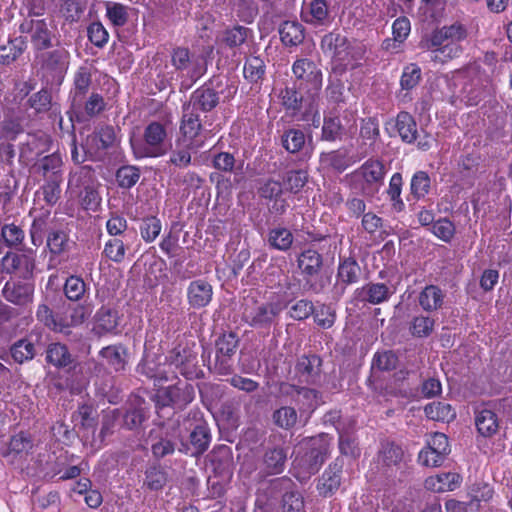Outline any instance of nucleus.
<instances>
[{
    "instance_id": "nucleus-26",
    "label": "nucleus",
    "mask_w": 512,
    "mask_h": 512,
    "mask_svg": "<svg viewBox=\"0 0 512 512\" xmlns=\"http://www.w3.org/2000/svg\"><path fill=\"white\" fill-rule=\"evenodd\" d=\"M181 437L175 429L163 431L158 439L151 445L154 458L160 460L175 452L180 446Z\"/></svg>"
},
{
    "instance_id": "nucleus-2",
    "label": "nucleus",
    "mask_w": 512,
    "mask_h": 512,
    "mask_svg": "<svg viewBox=\"0 0 512 512\" xmlns=\"http://www.w3.org/2000/svg\"><path fill=\"white\" fill-rule=\"evenodd\" d=\"M182 426L189 431V444L180 441L178 451L192 456L203 454L211 442L208 424L199 410H190L182 421Z\"/></svg>"
},
{
    "instance_id": "nucleus-22",
    "label": "nucleus",
    "mask_w": 512,
    "mask_h": 512,
    "mask_svg": "<svg viewBox=\"0 0 512 512\" xmlns=\"http://www.w3.org/2000/svg\"><path fill=\"white\" fill-rule=\"evenodd\" d=\"M2 263L8 273H16L23 278L32 276L35 268L34 258L27 254L9 252L3 257Z\"/></svg>"
},
{
    "instance_id": "nucleus-32",
    "label": "nucleus",
    "mask_w": 512,
    "mask_h": 512,
    "mask_svg": "<svg viewBox=\"0 0 512 512\" xmlns=\"http://www.w3.org/2000/svg\"><path fill=\"white\" fill-rule=\"evenodd\" d=\"M61 167L62 159L56 153L41 158L34 165L36 172L41 174L45 180L63 178Z\"/></svg>"
},
{
    "instance_id": "nucleus-44",
    "label": "nucleus",
    "mask_w": 512,
    "mask_h": 512,
    "mask_svg": "<svg viewBox=\"0 0 512 512\" xmlns=\"http://www.w3.org/2000/svg\"><path fill=\"white\" fill-rule=\"evenodd\" d=\"M418 300L425 311H435L442 307L444 293L438 286L428 285L419 294Z\"/></svg>"
},
{
    "instance_id": "nucleus-36",
    "label": "nucleus",
    "mask_w": 512,
    "mask_h": 512,
    "mask_svg": "<svg viewBox=\"0 0 512 512\" xmlns=\"http://www.w3.org/2000/svg\"><path fill=\"white\" fill-rule=\"evenodd\" d=\"M22 117L14 109H7L4 112V119L1 122V137L8 140H15L23 132Z\"/></svg>"
},
{
    "instance_id": "nucleus-55",
    "label": "nucleus",
    "mask_w": 512,
    "mask_h": 512,
    "mask_svg": "<svg viewBox=\"0 0 512 512\" xmlns=\"http://www.w3.org/2000/svg\"><path fill=\"white\" fill-rule=\"evenodd\" d=\"M306 137L303 131L290 128L281 136L282 146L289 153H297L301 151L305 145Z\"/></svg>"
},
{
    "instance_id": "nucleus-59",
    "label": "nucleus",
    "mask_w": 512,
    "mask_h": 512,
    "mask_svg": "<svg viewBox=\"0 0 512 512\" xmlns=\"http://www.w3.org/2000/svg\"><path fill=\"white\" fill-rule=\"evenodd\" d=\"M459 478L456 473H443L427 479L426 486L437 492L453 490L458 485Z\"/></svg>"
},
{
    "instance_id": "nucleus-38",
    "label": "nucleus",
    "mask_w": 512,
    "mask_h": 512,
    "mask_svg": "<svg viewBox=\"0 0 512 512\" xmlns=\"http://www.w3.org/2000/svg\"><path fill=\"white\" fill-rule=\"evenodd\" d=\"M25 37L19 36L0 46V64L10 65L16 61L26 50Z\"/></svg>"
},
{
    "instance_id": "nucleus-45",
    "label": "nucleus",
    "mask_w": 512,
    "mask_h": 512,
    "mask_svg": "<svg viewBox=\"0 0 512 512\" xmlns=\"http://www.w3.org/2000/svg\"><path fill=\"white\" fill-rule=\"evenodd\" d=\"M425 415L433 421L450 422L456 417L452 406L446 402L434 401L424 407Z\"/></svg>"
},
{
    "instance_id": "nucleus-53",
    "label": "nucleus",
    "mask_w": 512,
    "mask_h": 512,
    "mask_svg": "<svg viewBox=\"0 0 512 512\" xmlns=\"http://www.w3.org/2000/svg\"><path fill=\"white\" fill-rule=\"evenodd\" d=\"M398 362V356L394 351H378L373 356L371 368L380 372H388L396 369Z\"/></svg>"
},
{
    "instance_id": "nucleus-64",
    "label": "nucleus",
    "mask_w": 512,
    "mask_h": 512,
    "mask_svg": "<svg viewBox=\"0 0 512 512\" xmlns=\"http://www.w3.org/2000/svg\"><path fill=\"white\" fill-rule=\"evenodd\" d=\"M27 104L30 108L34 109L37 114L46 113L51 110L53 106L51 92L47 89H41L29 97Z\"/></svg>"
},
{
    "instance_id": "nucleus-14",
    "label": "nucleus",
    "mask_w": 512,
    "mask_h": 512,
    "mask_svg": "<svg viewBox=\"0 0 512 512\" xmlns=\"http://www.w3.org/2000/svg\"><path fill=\"white\" fill-rule=\"evenodd\" d=\"M219 104V93L209 85H203L197 88L187 102L184 103L192 110L200 114H207Z\"/></svg>"
},
{
    "instance_id": "nucleus-23",
    "label": "nucleus",
    "mask_w": 512,
    "mask_h": 512,
    "mask_svg": "<svg viewBox=\"0 0 512 512\" xmlns=\"http://www.w3.org/2000/svg\"><path fill=\"white\" fill-rule=\"evenodd\" d=\"M350 40L339 32H330L321 40V47L332 58L341 63L347 62V48Z\"/></svg>"
},
{
    "instance_id": "nucleus-18",
    "label": "nucleus",
    "mask_w": 512,
    "mask_h": 512,
    "mask_svg": "<svg viewBox=\"0 0 512 512\" xmlns=\"http://www.w3.org/2000/svg\"><path fill=\"white\" fill-rule=\"evenodd\" d=\"M343 461L337 458L318 480L317 490L323 497L333 495L341 485Z\"/></svg>"
},
{
    "instance_id": "nucleus-27",
    "label": "nucleus",
    "mask_w": 512,
    "mask_h": 512,
    "mask_svg": "<svg viewBox=\"0 0 512 512\" xmlns=\"http://www.w3.org/2000/svg\"><path fill=\"white\" fill-rule=\"evenodd\" d=\"M213 295L212 286L205 280L198 279L192 281L187 290L188 302L195 309L207 306Z\"/></svg>"
},
{
    "instance_id": "nucleus-62",
    "label": "nucleus",
    "mask_w": 512,
    "mask_h": 512,
    "mask_svg": "<svg viewBox=\"0 0 512 512\" xmlns=\"http://www.w3.org/2000/svg\"><path fill=\"white\" fill-rule=\"evenodd\" d=\"M431 187V179L427 172L418 171L416 172L410 183V191L412 196L419 200L428 194Z\"/></svg>"
},
{
    "instance_id": "nucleus-49",
    "label": "nucleus",
    "mask_w": 512,
    "mask_h": 512,
    "mask_svg": "<svg viewBox=\"0 0 512 512\" xmlns=\"http://www.w3.org/2000/svg\"><path fill=\"white\" fill-rule=\"evenodd\" d=\"M36 316L40 322H42L51 330L65 334L69 333L70 323L56 318L53 314V311L46 304H41L38 306Z\"/></svg>"
},
{
    "instance_id": "nucleus-41",
    "label": "nucleus",
    "mask_w": 512,
    "mask_h": 512,
    "mask_svg": "<svg viewBox=\"0 0 512 512\" xmlns=\"http://www.w3.org/2000/svg\"><path fill=\"white\" fill-rule=\"evenodd\" d=\"M279 34L285 46H296L304 40V28L296 21H285L279 27Z\"/></svg>"
},
{
    "instance_id": "nucleus-33",
    "label": "nucleus",
    "mask_w": 512,
    "mask_h": 512,
    "mask_svg": "<svg viewBox=\"0 0 512 512\" xmlns=\"http://www.w3.org/2000/svg\"><path fill=\"white\" fill-rule=\"evenodd\" d=\"M357 294L362 301L373 305L383 303L391 296L388 286L384 283H368L357 290Z\"/></svg>"
},
{
    "instance_id": "nucleus-16",
    "label": "nucleus",
    "mask_w": 512,
    "mask_h": 512,
    "mask_svg": "<svg viewBox=\"0 0 512 512\" xmlns=\"http://www.w3.org/2000/svg\"><path fill=\"white\" fill-rule=\"evenodd\" d=\"M209 460L216 476L221 477L223 481L231 478L233 473V454L227 445L215 447L209 454Z\"/></svg>"
},
{
    "instance_id": "nucleus-34",
    "label": "nucleus",
    "mask_w": 512,
    "mask_h": 512,
    "mask_svg": "<svg viewBox=\"0 0 512 512\" xmlns=\"http://www.w3.org/2000/svg\"><path fill=\"white\" fill-rule=\"evenodd\" d=\"M100 355L115 372L125 369L128 351L124 345L117 344L106 346L101 349Z\"/></svg>"
},
{
    "instance_id": "nucleus-50",
    "label": "nucleus",
    "mask_w": 512,
    "mask_h": 512,
    "mask_svg": "<svg viewBox=\"0 0 512 512\" xmlns=\"http://www.w3.org/2000/svg\"><path fill=\"white\" fill-rule=\"evenodd\" d=\"M91 85V74L86 68H80L74 77V90L72 98V106H80L82 100Z\"/></svg>"
},
{
    "instance_id": "nucleus-43",
    "label": "nucleus",
    "mask_w": 512,
    "mask_h": 512,
    "mask_svg": "<svg viewBox=\"0 0 512 512\" xmlns=\"http://www.w3.org/2000/svg\"><path fill=\"white\" fill-rule=\"evenodd\" d=\"M94 170L91 166H81L70 174L68 185L70 187L83 188L88 196L95 198V191L92 188Z\"/></svg>"
},
{
    "instance_id": "nucleus-54",
    "label": "nucleus",
    "mask_w": 512,
    "mask_h": 512,
    "mask_svg": "<svg viewBox=\"0 0 512 512\" xmlns=\"http://www.w3.org/2000/svg\"><path fill=\"white\" fill-rule=\"evenodd\" d=\"M272 420L277 427L290 430L297 424V411L294 407L282 406L273 412Z\"/></svg>"
},
{
    "instance_id": "nucleus-3",
    "label": "nucleus",
    "mask_w": 512,
    "mask_h": 512,
    "mask_svg": "<svg viewBox=\"0 0 512 512\" xmlns=\"http://www.w3.org/2000/svg\"><path fill=\"white\" fill-rule=\"evenodd\" d=\"M167 132L160 122H151L144 129L143 141L133 142L132 148L138 158L159 157L167 152Z\"/></svg>"
},
{
    "instance_id": "nucleus-40",
    "label": "nucleus",
    "mask_w": 512,
    "mask_h": 512,
    "mask_svg": "<svg viewBox=\"0 0 512 512\" xmlns=\"http://www.w3.org/2000/svg\"><path fill=\"white\" fill-rule=\"evenodd\" d=\"M396 128L402 141L413 143L417 139V123L408 112L402 111L396 117Z\"/></svg>"
},
{
    "instance_id": "nucleus-7",
    "label": "nucleus",
    "mask_w": 512,
    "mask_h": 512,
    "mask_svg": "<svg viewBox=\"0 0 512 512\" xmlns=\"http://www.w3.org/2000/svg\"><path fill=\"white\" fill-rule=\"evenodd\" d=\"M280 393L290 398L295 406H297L300 414L311 413L319 405L320 393L313 388L281 383Z\"/></svg>"
},
{
    "instance_id": "nucleus-10",
    "label": "nucleus",
    "mask_w": 512,
    "mask_h": 512,
    "mask_svg": "<svg viewBox=\"0 0 512 512\" xmlns=\"http://www.w3.org/2000/svg\"><path fill=\"white\" fill-rule=\"evenodd\" d=\"M467 37L466 28L460 23H454L449 26L437 28L429 36L421 41V47L427 50L435 51L441 49L446 43L460 42Z\"/></svg>"
},
{
    "instance_id": "nucleus-37",
    "label": "nucleus",
    "mask_w": 512,
    "mask_h": 512,
    "mask_svg": "<svg viewBox=\"0 0 512 512\" xmlns=\"http://www.w3.org/2000/svg\"><path fill=\"white\" fill-rule=\"evenodd\" d=\"M480 156L467 154L461 157L458 163V172L464 184L472 186L478 177L480 169Z\"/></svg>"
},
{
    "instance_id": "nucleus-8",
    "label": "nucleus",
    "mask_w": 512,
    "mask_h": 512,
    "mask_svg": "<svg viewBox=\"0 0 512 512\" xmlns=\"http://www.w3.org/2000/svg\"><path fill=\"white\" fill-rule=\"evenodd\" d=\"M281 308L276 303L253 302L246 305L243 311V320L254 328H269L277 319Z\"/></svg>"
},
{
    "instance_id": "nucleus-42",
    "label": "nucleus",
    "mask_w": 512,
    "mask_h": 512,
    "mask_svg": "<svg viewBox=\"0 0 512 512\" xmlns=\"http://www.w3.org/2000/svg\"><path fill=\"white\" fill-rule=\"evenodd\" d=\"M137 371L151 379L168 380L167 373L162 364L157 361L156 355L145 354L137 367Z\"/></svg>"
},
{
    "instance_id": "nucleus-15",
    "label": "nucleus",
    "mask_w": 512,
    "mask_h": 512,
    "mask_svg": "<svg viewBox=\"0 0 512 512\" xmlns=\"http://www.w3.org/2000/svg\"><path fill=\"white\" fill-rule=\"evenodd\" d=\"M2 293L8 302L26 307L33 302L34 284L29 281L7 282Z\"/></svg>"
},
{
    "instance_id": "nucleus-39",
    "label": "nucleus",
    "mask_w": 512,
    "mask_h": 512,
    "mask_svg": "<svg viewBox=\"0 0 512 512\" xmlns=\"http://www.w3.org/2000/svg\"><path fill=\"white\" fill-rule=\"evenodd\" d=\"M404 457V451L401 446L394 442L384 441L378 452V462L385 467H398Z\"/></svg>"
},
{
    "instance_id": "nucleus-24",
    "label": "nucleus",
    "mask_w": 512,
    "mask_h": 512,
    "mask_svg": "<svg viewBox=\"0 0 512 512\" xmlns=\"http://www.w3.org/2000/svg\"><path fill=\"white\" fill-rule=\"evenodd\" d=\"M323 265L324 260L322 254L313 248H307L297 256V266L305 279L319 275Z\"/></svg>"
},
{
    "instance_id": "nucleus-57",
    "label": "nucleus",
    "mask_w": 512,
    "mask_h": 512,
    "mask_svg": "<svg viewBox=\"0 0 512 512\" xmlns=\"http://www.w3.org/2000/svg\"><path fill=\"white\" fill-rule=\"evenodd\" d=\"M344 133V127L339 117H325L322 126L321 139L324 141L340 140Z\"/></svg>"
},
{
    "instance_id": "nucleus-63",
    "label": "nucleus",
    "mask_w": 512,
    "mask_h": 512,
    "mask_svg": "<svg viewBox=\"0 0 512 512\" xmlns=\"http://www.w3.org/2000/svg\"><path fill=\"white\" fill-rule=\"evenodd\" d=\"M300 90L298 87H286L281 92L283 106L293 114L300 111L304 103V97Z\"/></svg>"
},
{
    "instance_id": "nucleus-25",
    "label": "nucleus",
    "mask_w": 512,
    "mask_h": 512,
    "mask_svg": "<svg viewBox=\"0 0 512 512\" xmlns=\"http://www.w3.org/2000/svg\"><path fill=\"white\" fill-rule=\"evenodd\" d=\"M302 18L306 23L314 26H327L333 21L326 0H312L307 5V10L302 13Z\"/></svg>"
},
{
    "instance_id": "nucleus-17",
    "label": "nucleus",
    "mask_w": 512,
    "mask_h": 512,
    "mask_svg": "<svg viewBox=\"0 0 512 512\" xmlns=\"http://www.w3.org/2000/svg\"><path fill=\"white\" fill-rule=\"evenodd\" d=\"M45 360L59 370L71 371L76 367V358L69 348L60 342L50 343L46 348Z\"/></svg>"
},
{
    "instance_id": "nucleus-1",
    "label": "nucleus",
    "mask_w": 512,
    "mask_h": 512,
    "mask_svg": "<svg viewBox=\"0 0 512 512\" xmlns=\"http://www.w3.org/2000/svg\"><path fill=\"white\" fill-rule=\"evenodd\" d=\"M328 453L329 444L324 437L312 438L308 450L293 461L291 474L299 482H307L319 471Z\"/></svg>"
},
{
    "instance_id": "nucleus-28",
    "label": "nucleus",
    "mask_w": 512,
    "mask_h": 512,
    "mask_svg": "<svg viewBox=\"0 0 512 512\" xmlns=\"http://www.w3.org/2000/svg\"><path fill=\"white\" fill-rule=\"evenodd\" d=\"M39 338L32 335L19 339L10 347L13 360L18 364L31 361L38 353Z\"/></svg>"
},
{
    "instance_id": "nucleus-60",
    "label": "nucleus",
    "mask_w": 512,
    "mask_h": 512,
    "mask_svg": "<svg viewBox=\"0 0 512 512\" xmlns=\"http://www.w3.org/2000/svg\"><path fill=\"white\" fill-rule=\"evenodd\" d=\"M122 424L121 426L128 430H136L141 427L142 423L146 420L145 411L141 406H134L127 409L125 412L121 411Z\"/></svg>"
},
{
    "instance_id": "nucleus-48",
    "label": "nucleus",
    "mask_w": 512,
    "mask_h": 512,
    "mask_svg": "<svg viewBox=\"0 0 512 512\" xmlns=\"http://www.w3.org/2000/svg\"><path fill=\"white\" fill-rule=\"evenodd\" d=\"M293 234L284 227L270 229L267 236V242L273 249L286 252L293 244Z\"/></svg>"
},
{
    "instance_id": "nucleus-19",
    "label": "nucleus",
    "mask_w": 512,
    "mask_h": 512,
    "mask_svg": "<svg viewBox=\"0 0 512 512\" xmlns=\"http://www.w3.org/2000/svg\"><path fill=\"white\" fill-rule=\"evenodd\" d=\"M296 373L303 382L315 384L322 373V359L316 354L302 355L295 366Z\"/></svg>"
},
{
    "instance_id": "nucleus-31",
    "label": "nucleus",
    "mask_w": 512,
    "mask_h": 512,
    "mask_svg": "<svg viewBox=\"0 0 512 512\" xmlns=\"http://www.w3.org/2000/svg\"><path fill=\"white\" fill-rule=\"evenodd\" d=\"M88 144L96 151V156L101 158V152L111 148L116 140L115 130L110 125L100 127L87 136Z\"/></svg>"
},
{
    "instance_id": "nucleus-9",
    "label": "nucleus",
    "mask_w": 512,
    "mask_h": 512,
    "mask_svg": "<svg viewBox=\"0 0 512 512\" xmlns=\"http://www.w3.org/2000/svg\"><path fill=\"white\" fill-rule=\"evenodd\" d=\"M195 396L194 386L188 382L178 381L158 391L157 404L161 406H174L183 409L191 403Z\"/></svg>"
},
{
    "instance_id": "nucleus-51",
    "label": "nucleus",
    "mask_w": 512,
    "mask_h": 512,
    "mask_svg": "<svg viewBox=\"0 0 512 512\" xmlns=\"http://www.w3.org/2000/svg\"><path fill=\"white\" fill-rule=\"evenodd\" d=\"M25 232L15 223L4 224L1 227V240L8 248L19 249L24 242Z\"/></svg>"
},
{
    "instance_id": "nucleus-29",
    "label": "nucleus",
    "mask_w": 512,
    "mask_h": 512,
    "mask_svg": "<svg viewBox=\"0 0 512 512\" xmlns=\"http://www.w3.org/2000/svg\"><path fill=\"white\" fill-rule=\"evenodd\" d=\"M475 425L481 436L492 437L499 430L498 416L490 409H478L475 411Z\"/></svg>"
},
{
    "instance_id": "nucleus-56",
    "label": "nucleus",
    "mask_w": 512,
    "mask_h": 512,
    "mask_svg": "<svg viewBox=\"0 0 512 512\" xmlns=\"http://www.w3.org/2000/svg\"><path fill=\"white\" fill-rule=\"evenodd\" d=\"M244 77L250 83H258L265 75V62L258 56L246 59L243 69Z\"/></svg>"
},
{
    "instance_id": "nucleus-47",
    "label": "nucleus",
    "mask_w": 512,
    "mask_h": 512,
    "mask_svg": "<svg viewBox=\"0 0 512 512\" xmlns=\"http://www.w3.org/2000/svg\"><path fill=\"white\" fill-rule=\"evenodd\" d=\"M168 482V473L161 465H153L146 469L143 487L150 491H160Z\"/></svg>"
},
{
    "instance_id": "nucleus-20",
    "label": "nucleus",
    "mask_w": 512,
    "mask_h": 512,
    "mask_svg": "<svg viewBox=\"0 0 512 512\" xmlns=\"http://www.w3.org/2000/svg\"><path fill=\"white\" fill-rule=\"evenodd\" d=\"M69 53L64 48H56L41 54V67L53 77H62L68 68Z\"/></svg>"
},
{
    "instance_id": "nucleus-30",
    "label": "nucleus",
    "mask_w": 512,
    "mask_h": 512,
    "mask_svg": "<svg viewBox=\"0 0 512 512\" xmlns=\"http://www.w3.org/2000/svg\"><path fill=\"white\" fill-rule=\"evenodd\" d=\"M118 325L117 312L110 307L102 306L94 316L92 331L97 336L113 332Z\"/></svg>"
},
{
    "instance_id": "nucleus-35",
    "label": "nucleus",
    "mask_w": 512,
    "mask_h": 512,
    "mask_svg": "<svg viewBox=\"0 0 512 512\" xmlns=\"http://www.w3.org/2000/svg\"><path fill=\"white\" fill-rule=\"evenodd\" d=\"M28 31L31 33V40L37 50L49 48L51 43V31L43 19H32Z\"/></svg>"
},
{
    "instance_id": "nucleus-46",
    "label": "nucleus",
    "mask_w": 512,
    "mask_h": 512,
    "mask_svg": "<svg viewBox=\"0 0 512 512\" xmlns=\"http://www.w3.org/2000/svg\"><path fill=\"white\" fill-rule=\"evenodd\" d=\"M360 275L361 268L354 258L348 257L340 262L337 272V278L341 284H354L359 280Z\"/></svg>"
},
{
    "instance_id": "nucleus-11",
    "label": "nucleus",
    "mask_w": 512,
    "mask_h": 512,
    "mask_svg": "<svg viewBox=\"0 0 512 512\" xmlns=\"http://www.w3.org/2000/svg\"><path fill=\"white\" fill-rule=\"evenodd\" d=\"M239 345V338L235 332L223 333L216 340V362L215 368L221 375H228L232 372L229 363Z\"/></svg>"
},
{
    "instance_id": "nucleus-21",
    "label": "nucleus",
    "mask_w": 512,
    "mask_h": 512,
    "mask_svg": "<svg viewBox=\"0 0 512 512\" xmlns=\"http://www.w3.org/2000/svg\"><path fill=\"white\" fill-rule=\"evenodd\" d=\"M204 129L203 120L200 117V113L192 110L183 104V113L180 124V131L183 136L190 140V142L201 143L197 138L201 136Z\"/></svg>"
},
{
    "instance_id": "nucleus-4",
    "label": "nucleus",
    "mask_w": 512,
    "mask_h": 512,
    "mask_svg": "<svg viewBox=\"0 0 512 512\" xmlns=\"http://www.w3.org/2000/svg\"><path fill=\"white\" fill-rule=\"evenodd\" d=\"M166 361L175 366L186 379L199 378L202 373L198 366V352L194 342L178 343L166 356Z\"/></svg>"
},
{
    "instance_id": "nucleus-5",
    "label": "nucleus",
    "mask_w": 512,
    "mask_h": 512,
    "mask_svg": "<svg viewBox=\"0 0 512 512\" xmlns=\"http://www.w3.org/2000/svg\"><path fill=\"white\" fill-rule=\"evenodd\" d=\"M292 71L299 81L298 88L304 89V85H306L307 93L313 100L322 87L321 69L314 61L308 58H301L294 62Z\"/></svg>"
},
{
    "instance_id": "nucleus-58",
    "label": "nucleus",
    "mask_w": 512,
    "mask_h": 512,
    "mask_svg": "<svg viewBox=\"0 0 512 512\" xmlns=\"http://www.w3.org/2000/svg\"><path fill=\"white\" fill-rule=\"evenodd\" d=\"M308 182V173L303 169L289 170L283 176V184L291 193L297 194Z\"/></svg>"
},
{
    "instance_id": "nucleus-12",
    "label": "nucleus",
    "mask_w": 512,
    "mask_h": 512,
    "mask_svg": "<svg viewBox=\"0 0 512 512\" xmlns=\"http://www.w3.org/2000/svg\"><path fill=\"white\" fill-rule=\"evenodd\" d=\"M288 449L275 445L265 448L260 459V470L258 476L266 478L268 476L281 474L286 467Z\"/></svg>"
},
{
    "instance_id": "nucleus-6",
    "label": "nucleus",
    "mask_w": 512,
    "mask_h": 512,
    "mask_svg": "<svg viewBox=\"0 0 512 512\" xmlns=\"http://www.w3.org/2000/svg\"><path fill=\"white\" fill-rule=\"evenodd\" d=\"M386 168L378 159L367 160L356 172L355 176L363 179L361 192L366 197L375 196L383 185Z\"/></svg>"
},
{
    "instance_id": "nucleus-61",
    "label": "nucleus",
    "mask_w": 512,
    "mask_h": 512,
    "mask_svg": "<svg viewBox=\"0 0 512 512\" xmlns=\"http://www.w3.org/2000/svg\"><path fill=\"white\" fill-rule=\"evenodd\" d=\"M86 293V283L76 275L69 276L64 284V294L71 301H79Z\"/></svg>"
},
{
    "instance_id": "nucleus-13",
    "label": "nucleus",
    "mask_w": 512,
    "mask_h": 512,
    "mask_svg": "<svg viewBox=\"0 0 512 512\" xmlns=\"http://www.w3.org/2000/svg\"><path fill=\"white\" fill-rule=\"evenodd\" d=\"M494 91L495 88L490 77L486 76L482 79L479 75L464 84L461 94L462 99L465 100L468 105L476 106L485 98L492 96Z\"/></svg>"
},
{
    "instance_id": "nucleus-52",
    "label": "nucleus",
    "mask_w": 512,
    "mask_h": 512,
    "mask_svg": "<svg viewBox=\"0 0 512 512\" xmlns=\"http://www.w3.org/2000/svg\"><path fill=\"white\" fill-rule=\"evenodd\" d=\"M250 32V29L247 27L235 25L223 31L221 41L231 49L240 47L246 42Z\"/></svg>"
}]
</instances>
